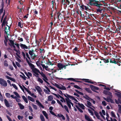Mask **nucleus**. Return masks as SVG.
<instances>
[{"instance_id": "f257e3e1", "label": "nucleus", "mask_w": 121, "mask_h": 121, "mask_svg": "<svg viewBox=\"0 0 121 121\" xmlns=\"http://www.w3.org/2000/svg\"><path fill=\"white\" fill-rule=\"evenodd\" d=\"M30 67L33 72L35 74V76L38 77L39 75L38 73H39L43 77V80L48 84H49L48 82L47 81L48 80L47 77L42 72H40L39 70L35 67L34 65L32 64H30Z\"/></svg>"}, {"instance_id": "f03ea898", "label": "nucleus", "mask_w": 121, "mask_h": 121, "mask_svg": "<svg viewBox=\"0 0 121 121\" xmlns=\"http://www.w3.org/2000/svg\"><path fill=\"white\" fill-rule=\"evenodd\" d=\"M99 2L97 0H91L89 4L91 5H94L100 8L102 4H99Z\"/></svg>"}, {"instance_id": "7ed1b4c3", "label": "nucleus", "mask_w": 121, "mask_h": 121, "mask_svg": "<svg viewBox=\"0 0 121 121\" xmlns=\"http://www.w3.org/2000/svg\"><path fill=\"white\" fill-rule=\"evenodd\" d=\"M79 79L81 80H84L85 81V82H88V83H91L92 84H93L94 83L91 81H89V79H78V78H75L74 79L73 78H68L67 79L69 80H71L73 81H75L76 82H81L80 81H76V79Z\"/></svg>"}, {"instance_id": "20e7f679", "label": "nucleus", "mask_w": 121, "mask_h": 121, "mask_svg": "<svg viewBox=\"0 0 121 121\" xmlns=\"http://www.w3.org/2000/svg\"><path fill=\"white\" fill-rule=\"evenodd\" d=\"M0 84L1 86L4 87L7 86V83L6 81L2 78H0Z\"/></svg>"}, {"instance_id": "39448f33", "label": "nucleus", "mask_w": 121, "mask_h": 121, "mask_svg": "<svg viewBox=\"0 0 121 121\" xmlns=\"http://www.w3.org/2000/svg\"><path fill=\"white\" fill-rule=\"evenodd\" d=\"M65 100L69 108L70 109L71 108V104L73 107V104L71 102V101L69 98H66Z\"/></svg>"}, {"instance_id": "423d86ee", "label": "nucleus", "mask_w": 121, "mask_h": 121, "mask_svg": "<svg viewBox=\"0 0 121 121\" xmlns=\"http://www.w3.org/2000/svg\"><path fill=\"white\" fill-rule=\"evenodd\" d=\"M23 87L27 91L28 93L31 96L35 98H36V96L33 93H31L30 91H29L27 88H26L24 86Z\"/></svg>"}, {"instance_id": "0eeeda50", "label": "nucleus", "mask_w": 121, "mask_h": 121, "mask_svg": "<svg viewBox=\"0 0 121 121\" xmlns=\"http://www.w3.org/2000/svg\"><path fill=\"white\" fill-rule=\"evenodd\" d=\"M7 24L4 27L5 32V33L9 35V31L10 27L9 25H7V24H8V22H7Z\"/></svg>"}, {"instance_id": "6e6552de", "label": "nucleus", "mask_w": 121, "mask_h": 121, "mask_svg": "<svg viewBox=\"0 0 121 121\" xmlns=\"http://www.w3.org/2000/svg\"><path fill=\"white\" fill-rule=\"evenodd\" d=\"M76 106L77 108H79V107H80L83 109H85V106H84L83 104H80L79 102L76 105Z\"/></svg>"}, {"instance_id": "1a4fd4ad", "label": "nucleus", "mask_w": 121, "mask_h": 121, "mask_svg": "<svg viewBox=\"0 0 121 121\" xmlns=\"http://www.w3.org/2000/svg\"><path fill=\"white\" fill-rule=\"evenodd\" d=\"M76 106L77 108H79V107H80L83 109H85V106H84L83 104H80L79 102L76 105Z\"/></svg>"}, {"instance_id": "9d476101", "label": "nucleus", "mask_w": 121, "mask_h": 121, "mask_svg": "<svg viewBox=\"0 0 121 121\" xmlns=\"http://www.w3.org/2000/svg\"><path fill=\"white\" fill-rule=\"evenodd\" d=\"M57 66L60 70L63 69V68H64L65 69L66 68V66L61 63H58L57 64Z\"/></svg>"}, {"instance_id": "9b49d317", "label": "nucleus", "mask_w": 121, "mask_h": 121, "mask_svg": "<svg viewBox=\"0 0 121 121\" xmlns=\"http://www.w3.org/2000/svg\"><path fill=\"white\" fill-rule=\"evenodd\" d=\"M86 106L87 107L90 108L93 111H95L94 109L92 108L93 107L94 108V107L91 105V104L90 102L88 101H87Z\"/></svg>"}, {"instance_id": "f8f14e48", "label": "nucleus", "mask_w": 121, "mask_h": 121, "mask_svg": "<svg viewBox=\"0 0 121 121\" xmlns=\"http://www.w3.org/2000/svg\"><path fill=\"white\" fill-rule=\"evenodd\" d=\"M35 88L39 95H41L42 94L41 92L42 91V90L41 88L39 86H35Z\"/></svg>"}, {"instance_id": "ddd939ff", "label": "nucleus", "mask_w": 121, "mask_h": 121, "mask_svg": "<svg viewBox=\"0 0 121 121\" xmlns=\"http://www.w3.org/2000/svg\"><path fill=\"white\" fill-rule=\"evenodd\" d=\"M99 113L103 118L105 119V118L104 116V115H105V111L104 110H102L101 111H100L99 112Z\"/></svg>"}, {"instance_id": "4468645a", "label": "nucleus", "mask_w": 121, "mask_h": 121, "mask_svg": "<svg viewBox=\"0 0 121 121\" xmlns=\"http://www.w3.org/2000/svg\"><path fill=\"white\" fill-rule=\"evenodd\" d=\"M42 67L43 69H45L49 72H50V69L48 68V66H45L44 64H41Z\"/></svg>"}, {"instance_id": "2eb2a0df", "label": "nucleus", "mask_w": 121, "mask_h": 121, "mask_svg": "<svg viewBox=\"0 0 121 121\" xmlns=\"http://www.w3.org/2000/svg\"><path fill=\"white\" fill-rule=\"evenodd\" d=\"M85 118L87 121H94L92 119L91 117L86 115H85Z\"/></svg>"}, {"instance_id": "dca6fc26", "label": "nucleus", "mask_w": 121, "mask_h": 121, "mask_svg": "<svg viewBox=\"0 0 121 121\" xmlns=\"http://www.w3.org/2000/svg\"><path fill=\"white\" fill-rule=\"evenodd\" d=\"M103 93L107 95L110 96L111 98L112 97V93L110 92L105 90L104 91Z\"/></svg>"}, {"instance_id": "f3484780", "label": "nucleus", "mask_w": 121, "mask_h": 121, "mask_svg": "<svg viewBox=\"0 0 121 121\" xmlns=\"http://www.w3.org/2000/svg\"><path fill=\"white\" fill-rule=\"evenodd\" d=\"M90 87L92 90L94 91H95V90H99V88L98 87L92 85H90Z\"/></svg>"}, {"instance_id": "a211bd4d", "label": "nucleus", "mask_w": 121, "mask_h": 121, "mask_svg": "<svg viewBox=\"0 0 121 121\" xmlns=\"http://www.w3.org/2000/svg\"><path fill=\"white\" fill-rule=\"evenodd\" d=\"M70 3V2L68 0H62V3L63 5H65L66 4H69Z\"/></svg>"}, {"instance_id": "6ab92c4d", "label": "nucleus", "mask_w": 121, "mask_h": 121, "mask_svg": "<svg viewBox=\"0 0 121 121\" xmlns=\"http://www.w3.org/2000/svg\"><path fill=\"white\" fill-rule=\"evenodd\" d=\"M20 46L22 49H28L27 47L25 45L23 44L22 43H20Z\"/></svg>"}, {"instance_id": "aec40b11", "label": "nucleus", "mask_w": 121, "mask_h": 121, "mask_svg": "<svg viewBox=\"0 0 121 121\" xmlns=\"http://www.w3.org/2000/svg\"><path fill=\"white\" fill-rule=\"evenodd\" d=\"M41 56L42 57H43V54L45 52V50L43 49H40L39 50Z\"/></svg>"}, {"instance_id": "412c9836", "label": "nucleus", "mask_w": 121, "mask_h": 121, "mask_svg": "<svg viewBox=\"0 0 121 121\" xmlns=\"http://www.w3.org/2000/svg\"><path fill=\"white\" fill-rule=\"evenodd\" d=\"M80 7L82 9H85L86 10H87L88 9H89L88 6H87L83 5L81 6Z\"/></svg>"}, {"instance_id": "4be33fe9", "label": "nucleus", "mask_w": 121, "mask_h": 121, "mask_svg": "<svg viewBox=\"0 0 121 121\" xmlns=\"http://www.w3.org/2000/svg\"><path fill=\"white\" fill-rule=\"evenodd\" d=\"M36 102L38 105L40 107L43 108H44V107L43 105L38 100H36Z\"/></svg>"}, {"instance_id": "5701e85b", "label": "nucleus", "mask_w": 121, "mask_h": 121, "mask_svg": "<svg viewBox=\"0 0 121 121\" xmlns=\"http://www.w3.org/2000/svg\"><path fill=\"white\" fill-rule=\"evenodd\" d=\"M4 102L6 106L8 107H10V105L9 103L8 102V101L6 99L4 100Z\"/></svg>"}, {"instance_id": "b1692460", "label": "nucleus", "mask_w": 121, "mask_h": 121, "mask_svg": "<svg viewBox=\"0 0 121 121\" xmlns=\"http://www.w3.org/2000/svg\"><path fill=\"white\" fill-rule=\"evenodd\" d=\"M110 96H109L107 97V101L108 102H111V103H113V101L112 99L111 98Z\"/></svg>"}, {"instance_id": "393cba45", "label": "nucleus", "mask_w": 121, "mask_h": 121, "mask_svg": "<svg viewBox=\"0 0 121 121\" xmlns=\"http://www.w3.org/2000/svg\"><path fill=\"white\" fill-rule=\"evenodd\" d=\"M38 77L37 78V81L39 83H40L41 84H42L43 82V80L41 78H40L38 77Z\"/></svg>"}, {"instance_id": "a878e982", "label": "nucleus", "mask_w": 121, "mask_h": 121, "mask_svg": "<svg viewBox=\"0 0 121 121\" xmlns=\"http://www.w3.org/2000/svg\"><path fill=\"white\" fill-rule=\"evenodd\" d=\"M42 112L43 115L45 116L46 118L47 119H48V116L46 112L45 111H42Z\"/></svg>"}, {"instance_id": "bb28decb", "label": "nucleus", "mask_w": 121, "mask_h": 121, "mask_svg": "<svg viewBox=\"0 0 121 121\" xmlns=\"http://www.w3.org/2000/svg\"><path fill=\"white\" fill-rule=\"evenodd\" d=\"M110 114L111 117L114 118H116V117L114 112L113 111H112L111 112Z\"/></svg>"}, {"instance_id": "cd10ccee", "label": "nucleus", "mask_w": 121, "mask_h": 121, "mask_svg": "<svg viewBox=\"0 0 121 121\" xmlns=\"http://www.w3.org/2000/svg\"><path fill=\"white\" fill-rule=\"evenodd\" d=\"M71 99H72V100H73L74 101V102L75 103L76 105L79 102H78L77 100L73 96H72Z\"/></svg>"}, {"instance_id": "c85d7f7f", "label": "nucleus", "mask_w": 121, "mask_h": 121, "mask_svg": "<svg viewBox=\"0 0 121 121\" xmlns=\"http://www.w3.org/2000/svg\"><path fill=\"white\" fill-rule=\"evenodd\" d=\"M26 76L29 78H30V77H31L32 74L30 72H28V73H25Z\"/></svg>"}, {"instance_id": "c756f323", "label": "nucleus", "mask_w": 121, "mask_h": 121, "mask_svg": "<svg viewBox=\"0 0 121 121\" xmlns=\"http://www.w3.org/2000/svg\"><path fill=\"white\" fill-rule=\"evenodd\" d=\"M18 105L21 109H22L24 108V106L21 104L20 103H18Z\"/></svg>"}, {"instance_id": "7c9ffc66", "label": "nucleus", "mask_w": 121, "mask_h": 121, "mask_svg": "<svg viewBox=\"0 0 121 121\" xmlns=\"http://www.w3.org/2000/svg\"><path fill=\"white\" fill-rule=\"evenodd\" d=\"M84 89L88 93H91L92 92V91L89 88L85 87L84 88Z\"/></svg>"}, {"instance_id": "2f4dec72", "label": "nucleus", "mask_w": 121, "mask_h": 121, "mask_svg": "<svg viewBox=\"0 0 121 121\" xmlns=\"http://www.w3.org/2000/svg\"><path fill=\"white\" fill-rule=\"evenodd\" d=\"M106 119L107 120V121H117V120L115 118L112 119V117L110 118V120H108L107 118V117H106Z\"/></svg>"}, {"instance_id": "473e14b6", "label": "nucleus", "mask_w": 121, "mask_h": 121, "mask_svg": "<svg viewBox=\"0 0 121 121\" xmlns=\"http://www.w3.org/2000/svg\"><path fill=\"white\" fill-rule=\"evenodd\" d=\"M28 98L29 100H30V101L32 102H33L35 101V99L32 98V97H31L30 96H28Z\"/></svg>"}, {"instance_id": "72a5a7b5", "label": "nucleus", "mask_w": 121, "mask_h": 121, "mask_svg": "<svg viewBox=\"0 0 121 121\" xmlns=\"http://www.w3.org/2000/svg\"><path fill=\"white\" fill-rule=\"evenodd\" d=\"M13 93L16 96H15L16 97H18V98H21L20 96L17 92H14Z\"/></svg>"}, {"instance_id": "f704fd0d", "label": "nucleus", "mask_w": 121, "mask_h": 121, "mask_svg": "<svg viewBox=\"0 0 121 121\" xmlns=\"http://www.w3.org/2000/svg\"><path fill=\"white\" fill-rule=\"evenodd\" d=\"M64 95L67 98H69L70 99H71V98H72V96L70 95H69L67 94H64Z\"/></svg>"}, {"instance_id": "c9c22d12", "label": "nucleus", "mask_w": 121, "mask_h": 121, "mask_svg": "<svg viewBox=\"0 0 121 121\" xmlns=\"http://www.w3.org/2000/svg\"><path fill=\"white\" fill-rule=\"evenodd\" d=\"M22 98L25 101L26 103H28L27 100L26 98L24 95H23L22 96Z\"/></svg>"}, {"instance_id": "e433bc0d", "label": "nucleus", "mask_w": 121, "mask_h": 121, "mask_svg": "<svg viewBox=\"0 0 121 121\" xmlns=\"http://www.w3.org/2000/svg\"><path fill=\"white\" fill-rule=\"evenodd\" d=\"M110 62L112 63H114L115 64H116V62L115 61V59H112L110 60Z\"/></svg>"}, {"instance_id": "4c0bfd02", "label": "nucleus", "mask_w": 121, "mask_h": 121, "mask_svg": "<svg viewBox=\"0 0 121 121\" xmlns=\"http://www.w3.org/2000/svg\"><path fill=\"white\" fill-rule=\"evenodd\" d=\"M40 118L42 121H45L44 117L43 115L42 114H40Z\"/></svg>"}, {"instance_id": "58836bf2", "label": "nucleus", "mask_w": 121, "mask_h": 121, "mask_svg": "<svg viewBox=\"0 0 121 121\" xmlns=\"http://www.w3.org/2000/svg\"><path fill=\"white\" fill-rule=\"evenodd\" d=\"M53 99V97L52 95L49 96L48 97V101H51Z\"/></svg>"}, {"instance_id": "ea45409f", "label": "nucleus", "mask_w": 121, "mask_h": 121, "mask_svg": "<svg viewBox=\"0 0 121 121\" xmlns=\"http://www.w3.org/2000/svg\"><path fill=\"white\" fill-rule=\"evenodd\" d=\"M95 114L96 116L97 117V118L98 119H100V116L99 115L98 113L96 112H95Z\"/></svg>"}, {"instance_id": "a19ab883", "label": "nucleus", "mask_w": 121, "mask_h": 121, "mask_svg": "<svg viewBox=\"0 0 121 121\" xmlns=\"http://www.w3.org/2000/svg\"><path fill=\"white\" fill-rule=\"evenodd\" d=\"M63 106V108H64L65 109V110L68 113H69V111L68 109V108L67 106L66 105H65L64 106Z\"/></svg>"}, {"instance_id": "79ce46f5", "label": "nucleus", "mask_w": 121, "mask_h": 121, "mask_svg": "<svg viewBox=\"0 0 121 121\" xmlns=\"http://www.w3.org/2000/svg\"><path fill=\"white\" fill-rule=\"evenodd\" d=\"M47 94H50V91H48L47 90L44 89L43 90Z\"/></svg>"}, {"instance_id": "37998d69", "label": "nucleus", "mask_w": 121, "mask_h": 121, "mask_svg": "<svg viewBox=\"0 0 121 121\" xmlns=\"http://www.w3.org/2000/svg\"><path fill=\"white\" fill-rule=\"evenodd\" d=\"M115 91L116 92H117L118 93H116L115 94H116V95H117V96L118 97H119L120 98V97H121V94L120 93L118 92L116 90Z\"/></svg>"}, {"instance_id": "c03bdc74", "label": "nucleus", "mask_w": 121, "mask_h": 121, "mask_svg": "<svg viewBox=\"0 0 121 121\" xmlns=\"http://www.w3.org/2000/svg\"><path fill=\"white\" fill-rule=\"evenodd\" d=\"M5 95L7 98H9L10 97V94L9 93H6L5 94Z\"/></svg>"}, {"instance_id": "a18cd8bd", "label": "nucleus", "mask_w": 121, "mask_h": 121, "mask_svg": "<svg viewBox=\"0 0 121 121\" xmlns=\"http://www.w3.org/2000/svg\"><path fill=\"white\" fill-rule=\"evenodd\" d=\"M119 108L118 110V112L120 113H121V105H118Z\"/></svg>"}, {"instance_id": "49530a36", "label": "nucleus", "mask_w": 121, "mask_h": 121, "mask_svg": "<svg viewBox=\"0 0 121 121\" xmlns=\"http://www.w3.org/2000/svg\"><path fill=\"white\" fill-rule=\"evenodd\" d=\"M53 94L58 99L61 98L62 97L59 95H57L55 94Z\"/></svg>"}, {"instance_id": "de8ad7c7", "label": "nucleus", "mask_w": 121, "mask_h": 121, "mask_svg": "<svg viewBox=\"0 0 121 121\" xmlns=\"http://www.w3.org/2000/svg\"><path fill=\"white\" fill-rule=\"evenodd\" d=\"M6 23V22L4 20H3V22H2V28H3V27H4L5 26V24Z\"/></svg>"}, {"instance_id": "09e8293b", "label": "nucleus", "mask_w": 121, "mask_h": 121, "mask_svg": "<svg viewBox=\"0 0 121 121\" xmlns=\"http://www.w3.org/2000/svg\"><path fill=\"white\" fill-rule=\"evenodd\" d=\"M18 85L19 86L20 88L22 89V90L24 92V89H25L24 88V87H23V86H24L23 85L22 86L23 87H22V86L21 85L19 84H18Z\"/></svg>"}, {"instance_id": "8fccbe9b", "label": "nucleus", "mask_w": 121, "mask_h": 121, "mask_svg": "<svg viewBox=\"0 0 121 121\" xmlns=\"http://www.w3.org/2000/svg\"><path fill=\"white\" fill-rule=\"evenodd\" d=\"M99 8L97 9V13H101L102 12V9L100 8Z\"/></svg>"}, {"instance_id": "3c124183", "label": "nucleus", "mask_w": 121, "mask_h": 121, "mask_svg": "<svg viewBox=\"0 0 121 121\" xmlns=\"http://www.w3.org/2000/svg\"><path fill=\"white\" fill-rule=\"evenodd\" d=\"M20 98H18V97H16V98L15 99L16 101L17 102H21V100L20 99H19Z\"/></svg>"}, {"instance_id": "603ef678", "label": "nucleus", "mask_w": 121, "mask_h": 121, "mask_svg": "<svg viewBox=\"0 0 121 121\" xmlns=\"http://www.w3.org/2000/svg\"><path fill=\"white\" fill-rule=\"evenodd\" d=\"M35 57L36 56L34 53L31 55V57L32 59H34Z\"/></svg>"}, {"instance_id": "864d4df0", "label": "nucleus", "mask_w": 121, "mask_h": 121, "mask_svg": "<svg viewBox=\"0 0 121 121\" xmlns=\"http://www.w3.org/2000/svg\"><path fill=\"white\" fill-rule=\"evenodd\" d=\"M102 60L105 63H108L109 62V61L108 59H102Z\"/></svg>"}, {"instance_id": "5fc2aeb1", "label": "nucleus", "mask_w": 121, "mask_h": 121, "mask_svg": "<svg viewBox=\"0 0 121 121\" xmlns=\"http://www.w3.org/2000/svg\"><path fill=\"white\" fill-rule=\"evenodd\" d=\"M57 103L60 104L61 106L62 107V108H63V105H62L61 103L60 102L59 100L57 99L56 100Z\"/></svg>"}, {"instance_id": "6e6d98bb", "label": "nucleus", "mask_w": 121, "mask_h": 121, "mask_svg": "<svg viewBox=\"0 0 121 121\" xmlns=\"http://www.w3.org/2000/svg\"><path fill=\"white\" fill-rule=\"evenodd\" d=\"M32 105L33 108L35 110L37 109V106L34 104H32Z\"/></svg>"}, {"instance_id": "4d7b16f0", "label": "nucleus", "mask_w": 121, "mask_h": 121, "mask_svg": "<svg viewBox=\"0 0 121 121\" xmlns=\"http://www.w3.org/2000/svg\"><path fill=\"white\" fill-rule=\"evenodd\" d=\"M4 66L7 67L8 66V64L7 63V62L6 60H5L4 62Z\"/></svg>"}, {"instance_id": "13d9d810", "label": "nucleus", "mask_w": 121, "mask_h": 121, "mask_svg": "<svg viewBox=\"0 0 121 121\" xmlns=\"http://www.w3.org/2000/svg\"><path fill=\"white\" fill-rule=\"evenodd\" d=\"M47 64L49 65H53V64H52L50 61H49L47 63Z\"/></svg>"}, {"instance_id": "bf43d9fd", "label": "nucleus", "mask_w": 121, "mask_h": 121, "mask_svg": "<svg viewBox=\"0 0 121 121\" xmlns=\"http://www.w3.org/2000/svg\"><path fill=\"white\" fill-rule=\"evenodd\" d=\"M54 85L56 87H57V88H59L60 89V86L58 84H57L56 83H55L54 84Z\"/></svg>"}, {"instance_id": "052dcab7", "label": "nucleus", "mask_w": 121, "mask_h": 121, "mask_svg": "<svg viewBox=\"0 0 121 121\" xmlns=\"http://www.w3.org/2000/svg\"><path fill=\"white\" fill-rule=\"evenodd\" d=\"M12 86L15 89L17 90V87L15 85L13 84H12Z\"/></svg>"}, {"instance_id": "680f3d73", "label": "nucleus", "mask_w": 121, "mask_h": 121, "mask_svg": "<svg viewBox=\"0 0 121 121\" xmlns=\"http://www.w3.org/2000/svg\"><path fill=\"white\" fill-rule=\"evenodd\" d=\"M61 99L60 100L61 102H65V99L63 97H61Z\"/></svg>"}, {"instance_id": "e2e57ef3", "label": "nucleus", "mask_w": 121, "mask_h": 121, "mask_svg": "<svg viewBox=\"0 0 121 121\" xmlns=\"http://www.w3.org/2000/svg\"><path fill=\"white\" fill-rule=\"evenodd\" d=\"M60 89L61 90H66V89L65 86H60Z\"/></svg>"}, {"instance_id": "0e129e2a", "label": "nucleus", "mask_w": 121, "mask_h": 121, "mask_svg": "<svg viewBox=\"0 0 121 121\" xmlns=\"http://www.w3.org/2000/svg\"><path fill=\"white\" fill-rule=\"evenodd\" d=\"M102 105L104 106H106L107 104L106 102L104 101H103L102 102Z\"/></svg>"}, {"instance_id": "69168bd1", "label": "nucleus", "mask_w": 121, "mask_h": 121, "mask_svg": "<svg viewBox=\"0 0 121 121\" xmlns=\"http://www.w3.org/2000/svg\"><path fill=\"white\" fill-rule=\"evenodd\" d=\"M74 87L75 88L78 89H82L79 86L77 85H75L74 86Z\"/></svg>"}, {"instance_id": "338daca9", "label": "nucleus", "mask_w": 121, "mask_h": 121, "mask_svg": "<svg viewBox=\"0 0 121 121\" xmlns=\"http://www.w3.org/2000/svg\"><path fill=\"white\" fill-rule=\"evenodd\" d=\"M88 110L89 113L91 114V115H94V114L93 112L90 109H88Z\"/></svg>"}, {"instance_id": "774afa93", "label": "nucleus", "mask_w": 121, "mask_h": 121, "mask_svg": "<svg viewBox=\"0 0 121 121\" xmlns=\"http://www.w3.org/2000/svg\"><path fill=\"white\" fill-rule=\"evenodd\" d=\"M50 112L52 115H54L56 117H57V116L53 112H52V111H50Z\"/></svg>"}]
</instances>
